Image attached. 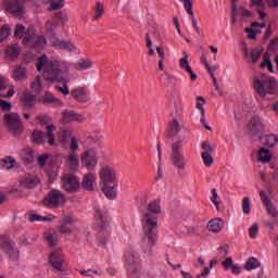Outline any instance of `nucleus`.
I'll return each mask as SVG.
<instances>
[{
    "mask_svg": "<svg viewBox=\"0 0 278 278\" xmlns=\"http://www.w3.org/2000/svg\"><path fill=\"white\" fill-rule=\"evenodd\" d=\"M162 213L160 201L154 200L148 204V212L141 214L143 237L141 249L146 255L153 253V247L157 244V214Z\"/></svg>",
    "mask_w": 278,
    "mask_h": 278,
    "instance_id": "1",
    "label": "nucleus"
},
{
    "mask_svg": "<svg viewBox=\"0 0 278 278\" xmlns=\"http://www.w3.org/2000/svg\"><path fill=\"white\" fill-rule=\"evenodd\" d=\"M36 68L38 73H42L46 81L51 84H68V79L64 77L68 73V67H62L60 61H47V54L38 58Z\"/></svg>",
    "mask_w": 278,
    "mask_h": 278,
    "instance_id": "2",
    "label": "nucleus"
},
{
    "mask_svg": "<svg viewBox=\"0 0 278 278\" xmlns=\"http://www.w3.org/2000/svg\"><path fill=\"white\" fill-rule=\"evenodd\" d=\"M94 219L96 229L98 231L97 242L100 247H105L108 242H112V233L108 229L110 223H112L110 212L105 207H98L96 208Z\"/></svg>",
    "mask_w": 278,
    "mask_h": 278,
    "instance_id": "3",
    "label": "nucleus"
},
{
    "mask_svg": "<svg viewBox=\"0 0 278 278\" xmlns=\"http://www.w3.org/2000/svg\"><path fill=\"white\" fill-rule=\"evenodd\" d=\"M101 190L106 199H116V169L105 166L100 169Z\"/></svg>",
    "mask_w": 278,
    "mask_h": 278,
    "instance_id": "4",
    "label": "nucleus"
},
{
    "mask_svg": "<svg viewBox=\"0 0 278 278\" xmlns=\"http://www.w3.org/2000/svg\"><path fill=\"white\" fill-rule=\"evenodd\" d=\"M277 79L268 78L266 74L254 77V91L258 97L264 98L266 94L277 97Z\"/></svg>",
    "mask_w": 278,
    "mask_h": 278,
    "instance_id": "5",
    "label": "nucleus"
},
{
    "mask_svg": "<svg viewBox=\"0 0 278 278\" xmlns=\"http://www.w3.org/2000/svg\"><path fill=\"white\" fill-rule=\"evenodd\" d=\"M3 124L7 127L9 134L14 136V138H18L25 131L23 127V121L21 119V115L18 113H7L3 116Z\"/></svg>",
    "mask_w": 278,
    "mask_h": 278,
    "instance_id": "6",
    "label": "nucleus"
},
{
    "mask_svg": "<svg viewBox=\"0 0 278 278\" xmlns=\"http://www.w3.org/2000/svg\"><path fill=\"white\" fill-rule=\"evenodd\" d=\"M170 160L173 166L178 170L186 168V156H184V139L177 140L172 144Z\"/></svg>",
    "mask_w": 278,
    "mask_h": 278,
    "instance_id": "7",
    "label": "nucleus"
},
{
    "mask_svg": "<svg viewBox=\"0 0 278 278\" xmlns=\"http://www.w3.org/2000/svg\"><path fill=\"white\" fill-rule=\"evenodd\" d=\"M66 201V197L62 191L58 189H52L47 197L43 198L42 203L45 207H48L49 210H58L62 203Z\"/></svg>",
    "mask_w": 278,
    "mask_h": 278,
    "instance_id": "8",
    "label": "nucleus"
},
{
    "mask_svg": "<svg viewBox=\"0 0 278 278\" xmlns=\"http://www.w3.org/2000/svg\"><path fill=\"white\" fill-rule=\"evenodd\" d=\"M265 127L260 116L254 115L247 125V134L251 140H257V138L264 134Z\"/></svg>",
    "mask_w": 278,
    "mask_h": 278,
    "instance_id": "9",
    "label": "nucleus"
},
{
    "mask_svg": "<svg viewBox=\"0 0 278 278\" xmlns=\"http://www.w3.org/2000/svg\"><path fill=\"white\" fill-rule=\"evenodd\" d=\"M125 262L129 277L138 276V273H140V260L138 254L134 251H128L125 256Z\"/></svg>",
    "mask_w": 278,
    "mask_h": 278,
    "instance_id": "10",
    "label": "nucleus"
},
{
    "mask_svg": "<svg viewBox=\"0 0 278 278\" xmlns=\"http://www.w3.org/2000/svg\"><path fill=\"white\" fill-rule=\"evenodd\" d=\"M23 45L30 49H36V47L47 45V39L43 36L36 37V29L29 27L27 28L26 37L23 39Z\"/></svg>",
    "mask_w": 278,
    "mask_h": 278,
    "instance_id": "11",
    "label": "nucleus"
},
{
    "mask_svg": "<svg viewBox=\"0 0 278 278\" xmlns=\"http://www.w3.org/2000/svg\"><path fill=\"white\" fill-rule=\"evenodd\" d=\"M81 164L87 170H94L99 164V156L94 149H88L80 155Z\"/></svg>",
    "mask_w": 278,
    "mask_h": 278,
    "instance_id": "12",
    "label": "nucleus"
},
{
    "mask_svg": "<svg viewBox=\"0 0 278 278\" xmlns=\"http://www.w3.org/2000/svg\"><path fill=\"white\" fill-rule=\"evenodd\" d=\"M3 7L7 12L16 16L17 18H23L25 16V7L21 0H4Z\"/></svg>",
    "mask_w": 278,
    "mask_h": 278,
    "instance_id": "13",
    "label": "nucleus"
},
{
    "mask_svg": "<svg viewBox=\"0 0 278 278\" xmlns=\"http://www.w3.org/2000/svg\"><path fill=\"white\" fill-rule=\"evenodd\" d=\"M63 188L70 194H73L79 190V178L73 174H65L62 178Z\"/></svg>",
    "mask_w": 278,
    "mask_h": 278,
    "instance_id": "14",
    "label": "nucleus"
},
{
    "mask_svg": "<svg viewBox=\"0 0 278 278\" xmlns=\"http://www.w3.org/2000/svg\"><path fill=\"white\" fill-rule=\"evenodd\" d=\"M243 53L244 58H247V60H251L252 64H257V62H260L262 58V53H264V47L260 46L255 48H250L249 51V47L243 46Z\"/></svg>",
    "mask_w": 278,
    "mask_h": 278,
    "instance_id": "15",
    "label": "nucleus"
},
{
    "mask_svg": "<svg viewBox=\"0 0 278 278\" xmlns=\"http://www.w3.org/2000/svg\"><path fill=\"white\" fill-rule=\"evenodd\" d=\"M62 116V123L68 124V123H73L76 121V123H84V121H86V117H84V115L78 114L75 111H68V110H64L61 113Z\"/></svg>",
    "mask_w": 278,
    "mask_h": 278,
    "instance_id": "16",
    "label": "nucleus"
},
{
    "mask_svg": "<svg viewBox=\"0 0 278 278\" xmlns=\"http://www.w3.org/2000/svg\"><path fill=\"white\" fill-rule=\"evenodd\" d=\"M71 94L78 103H88L90 101V93L84 87L72 89Z\"/></svg>",
    "mask_w": 278,
    "mask_h": 278,
    "instance_id": "17",
    "label": "nucleus"
},
{
    "mask_svg": "<svg viewBox=\"0 0 278 278\" xmlns=\"http://www.w3.org/2000/svg\"><path fill=\"white\" fill-rule=\"evenodd\" d=\"M181 131V124L177 118H174L172 122H168L167 131L165 134V138L167 140H175V136H177Z\"/></svg>",
    "mask_w": 278,
    "mask_h": 278,
    "instance_id": "18",
    "label": "nucleus"
},
{
    "mask_svg": "<svg viewBox=\"0 0 278 278\" xmlns=\"http://www.w3.org/2000/svg\"><path fill=\"white\" fill-rule=\"evenodd\" d=\"M50 264L52 268H55V270L63 271L64 269L62 268L64 264V255H62L61 252L53 251L49 257Z\"/></svg>",
    "mask_w": 278,
    "mask_h": 278,
    "instance_id": "19",
    "label": "nucleus"
},
{
    "mask_svg": "<svg viewBox=\"0 0 278 278\" xmlns=\"http://www.w3.org/2000/svg\"><path fill=\"white\" fill-rule=\"evenodd\" d=\"M184 58L179 60V66L182 71H186L190 75L191 81H197V74L192 71V67H190V62L188 61V52H182Z\"/></svg>",
    "mask_w": 278,
    "mask_h": 278,
    "instance_id": "20",
    "label": "nucleus"
},
{
    "mask_svg": "<svg viewBox=\"0 0 278 278\" xmlns=\"http://www.w3.org/2000/svg\"><path fill=\"white\" fill-rule=\"evenodd\" d=\"M24 110H31L36 106V96L34 93H29L27 91L23 92V97L21 98Z\"/></svg>",
    "mask_w": 278,
    "mask_h": 278,
    "instance_id": "21",
    "label": "nucleus"
},
{
    "mask_svg": "<svg viewBox=\"0 0 278 278\" xmlns=\"http://www.w3.org/2000/svg\"><path fill=\"white\" fill-rule=\"evenodd\" d=\"M41 103H43V105L53 104L58 108H62L64 105V102L51 94L50 91H46L45 94L41 97Z\"/></svg>",
    "mask_w": 278,
    "mask_h": 278,
    "instance_id": "22",
    "label": "nucleus"
},
{
    "mask_svg": "<svg viewBox=\"0 0 278 278\" xmlns=\"http://www.w3.org/2000/svg\"><path fill=\"white\" fill-rule=\"evenodd\" d=\"M223 227H225V223L220 217L213 218L207 224L208 231L213 233H219V231H223Z\"/></svg>",
    "mask_w": 278,
    "mask_h": 278,
    "instance_id": "23",
    "label": "nucleus"
},
{
    "mask_svg": "<svg viewBox=\"0 0 278 278\" xmlns=\"http://www.w3.org/2000/svg\"><path fill=\"white\" fill-rule=\"evenodd\" d=\"M97 181V177L94 174H87L83 177L81 187L84 190H88L92 192L94 190V182Z\"/></svg>",
    "mask_w": 278,
    "mask_h": 278,
    "instance_id": "24",
    "label": "nucleus"
},
{
    "mask_svg": "<svg viewBox=\"0 0 278 278\" xmlns=\"http://www.w3.org/2000/svg\"><path fill=\"white\" fill-rule=\"evenodd\" d=\"M257 140H260L261 144L264 147H275L278 142V136L277 135H264L262 134Z\"/></svg>",
    "mask_w": 278,
    "mask_h": 278,
    "instance_id": "25",
    "label": "nucleus"
},
{
    "mask_svg": "<svg viewBox=\"0 0 278 278\" xmlns=\"http://www.w3.org/2000/svg\"><path fill=\"white\" fill-rule=\"evenodd\" d=\"M222 266L225 270H231L232 275H240L242 273V268L239 265L233 264V258L227 257L223 261Z\"/></svg>",
    "mask_w": 278,
    "mask_h": 278,
    "instance_id": "26",
    "label": "nucleus"
},
{
    "mask_svg": "<svg viewBox=\"0 0 278 278\" xmlns=\"http://www.w3.org/2000/svg\"><path fill=\"white\" fill-rule=\"evenodd\" d=\"M73 224V217L71 215H66L63 219H61L59 222V231L62 235H66V233H73V231L71 230V228H68V225Z\"/></svg>",
    "mask_w": 278,
    "mask_h": 278,
    "instance_id": "27",
    "label": "nucleus"
},
{
    "mask_svg": "<svg viewBox=\"0 0 278 278\" xmlns=\"http://www.w3.org/2000/svg\"><path fill=\"white\" fill-rule=\"evenodd\" d=\"M12 78L14 81H25L27 79V68L17 65L12 72Z\"/></svg>",
    "mask_w": 278,
    "mask_h": 278,
    "instance_id": "28",
    "label": "nucleus"
},
{
    "mask_svg": "<svg viewBox=\"0 0 278 278\" xmlns=\"http://www.w3.org/2000/svg\"><path fill=\"white\" fill-rule=\"evenodd\" d=\"M273 160V153H270L269 149L261 148L258 150V162H262V164H266Z\"/></svg>",
    "mask_w": 278,
    "mask_h": 278,
    "instance_id": "29",
    "label": "nucleus"
},
{
    "mask_svg": "<svg viewBox=\"0 0 278 278\" xmlns=\"http://www.w3.org/2000/svg\"><path fill=\"white\" fill-rule=\"evenodd\" d=\"M5 255H8L11 262H18V249L16 248V243H13L7 251H4Z\"/></svg>",
    "mask_w": 278,
    "mask_h": 278,
    "instance_id": "30",
    "label": "nucleus"
},
{
    "mask_svg": "<svg viewBox=\"0 0 278 278\" xmlns=\"http://www.w3.org/2000/svg\"><path fill=\"white\" fill-rule=\"evenodd\" d=\"M20 53L21 51L18 50V45L14 43L12 46L7 47L5 55L9 56L10 60H16Z\"/></svg>",
    "mask_w": 278,
    "mask_h": 278,
    "instance_id": "31",
    "label": "nucleus"
},
{
    "mask_svg": "<svg viewBox=\"0 0 278 278\" xmlns=\"http://www.w3.org/2000/svg\"><path fill=\"white\" fill-rule=\"evenodd\" d=\"M53 218H55V216H42V215H38V214H30L29 217H28V220L30 223H36V222H39V223H43V222H47V223H51V220H53Z\"/></svg>",
    "mask_w": 278,
    "mask_h": 278,
    "instance_id": "32",
    "label": "nucleus"
},
{
    "mask_svg": "<svg viewBox=\"0 0 278 278\" xmlns=\"http://www.w3.org/2000/svg\"><path fill=\"white\" fill-rule=\"evenodd\" d=\"M93 63L90 61V59H80L76 64L75 68L76 71H87V68H92Z\"/></svg>",
    "mask_w": 278,
    "mask_h": 278,
    "instance_id": "33",
    "label": "nucleus"
},
{
    "mask_svg": "<svg viewBox=\"0 0 278 278\" xmlns=\"http://www.w3.org/2000/svg\"><path fill=\"white\" fill-rule=\"evenodd\" d=\"M260 266H262V263L257 261V258L250 257L243 265V268L245 270H255V268H260Z\"/></svg>",
    "mask_w": 278,
    "mask_h": 278,
    "instance_id": "34",
    "label": "nucleus"
},
{
    "mask_svg": "<svg viewBox=\"0 0 278 278\" xmlns=\"http://www.w3.org/2000/svg\"><path fill=\"white\" fill-rule=\"evenodd\" d=\"M30 138L35 144H45V132L41 130H34Z\"/></svg>",
    "mask_w": 278,
    "mask_h": 278,
    "instance_id": "35",
    "label": "nucleus"
},
{
    "mask_svg": "<svg viewBox=\"0 0 278 278\" xmlns=\"http://www.w3.org/2000/svg\"><path fill=\"white\" fill-rule=\"evenodd\" d=\"M13 244H14V241H12V239H10L9 236H7V235L0 236V249L2 251L5 252Z\"/></svg>",
    "mask_w": 278,
    "mask_h": 278,
    "instance_id": "36",
    "label": "nucleus"
},
{
    "mask_svg": "<svg viewBox=\"0 0 278 278\" xmlns=\"http://www.w3.org/2000/svg\"><path fill=\"white\" fill-rule=\"evenodd\" d=\"M22 186L25 188H36L38 186V178L34 176L26 177L22 180Z\"/></svg>",
    "mask_w": 278,
    "mask_h": 278,
    "instance_id": "37",
    "label": "nucleus"
},
{
    "mask_svg": "<svg viewBox=\"0 0 278 278\" xmlns=\"http://www.w3.org/2000/svg\"><path fill=\"white\" fill-rule=\"evenodd\" d=\"M27 38V28L23 24H16L14 29V37L15 38Z\"/></svg>",
    "mask_w": 278,
    "mask_h": 278,
    "instance_id": "38",
    "label": "nucleus"
},
{
    "mask_svg": "<svg viewBox=\"0 0 278 278\" xmlns=\"http://www.w3.org/2000/svg\"><path fill=\"white\" fill-rule=\"evenodd\" d=\"M47 129V138H48V144L50 147H53L55 144V136L53 135V131H55V126L54 125H49L46 127Z\"/></svg>",
    "mask_w": 278,
    "mask_h": 278,
    "instance_id": "39",
    "label": "nucleus"
},
{
    "mask_svg": "<svg viewBox=\"0 0 278 278\" xmlns=\"http://www.w3.org/2000/svg\"><path fill=\"white\" fill-rule=\"evenodd\" d=\"M101 135L99 132H91L85 138L86 144H99Z\"/></svg>",
    "mask_w": 278,
    "mask_h": 278,
    "instance_id": "40",
    "label": "nucleus"
},
{
    "mask_svg": "<svg viewBox=\"0 0 278 278\" xmlns=\"http://www.w3.org/2000/svg\"><path fill=\"white\" fill-rule=\"evenodd\" d=\"M231 22L232 25H236V23L238 22V0H231Z\"/></svg>",
    "mask_w": 278,
    "mask_h": 278,
    "instance_id": "41",
    "label": "nucleus"
},
{
    "mask_svg": "<svg viewBox=\"0 0 278 278\" xmlns=\"http://www.w3.org/2000/svg\"><path fill=\"white\" fill-rule=\"evenodd\" d=\"M22 160L26 162V164H34V150H31V148H27L24 154L22 155Z\"/></svg>",
    "mask_w": 278,
    "mask_h": 278,
    "instance_id": "42",
    "label": "nucleus"
},
{
    "mask_svg": "<svg viewBox=\"0 0 278 278\" xmlns=\"http://www.w3.org/2000/svg\"><path fill=\"white\" fill-rule=\"evenodd\" d=\"M15 164H16V160H14L12 156H7L1 161L2 168H5L7 170L14 168Z\"/></svg>",
    "mask_w": 278,
    "mask_h": 278,
    "instance_id": "43",
    "label": "nucleus"
},
{
    "mask_svg": "<svg viewBox=\"0 0 278 278\" xmlns=\"http://www.w3.org/2000/svg\"><path fill=\"white\" fill-rule=\"evenodd\" d=\"M12 29L10 28V25L5 24L0 28V45L1 42H3L4 40H7V38L10 36Z\"/></svg>",
    "mask_w": 278,
    "mask_h": 278,
    "instance_id": "44",
    "label": "nucleus"
},
{
    "mask_svg": "<svg viewBox=\"0 0 278 278\" xmlns=\"http://www.w3.org/2000/svg\"><path fill=\"white\" fill-rule=\"evenodd\" d=\"M46 174H47L49 184H53L55 179H58V170L55 169V167H48L46 169Z\"/></svg>",
    "mask_w": 278,
    "mask_h": 278,
    "instance_id": "45",
    "label": "nucleus"
},
{
    "mask_svg": "<svg viewBox=\"0 0 278 278\" xmlns=\"http://www.w3.org/2000/svg\"><path fill=\"white\" fill-rule=\"evenodd\" d=\"M68 162H70L71 170H77L79 166V159L77 157V154L70 153Z\"/></svg>",
    "mask_w": 278,
    "mask_h": 278,
    "instance_id": "46",
    "label": "nucleus"
},
{
    "mask_svg": "<svg viewBox=\"0 0 278 278\" xmlns=\"http://www.w3.org/2000/svg\"><path fill=\"white\" fill-rule=\"evenodd\" d=\"M96 15L93 16V21H99L105 14V9L103 8V3L97 2L94 9Z\"/></svg>",
    "mask_w": 278,
    "mask_h": 278,
    "instance_id": "47",
    "label": "nucleus"
},
{
    "mask_svg": "<svg viewBox=\"0 0 278 278\" xmlns=\"http://www.w3.org/2000/svg\"><path fill=\"white\" fill-rule=\"evenodd\" d=\"M30 88H33L35 92H42V79L40 76H36L35 80L30 84Z\"/></svg>",
    "mask_w": 278,
    "mask_h": 278,
    "instance_id": "48",
    "label": "nucleus"
},
{
    "mask_svg": "<svg viewBox=\"0 0 278 278\" xmlns=\"http://www.w3.org/2000/svg\"><path fill=\"white\" fill-rule=\"evenodd\" d=\"M43 238L48 242L49 247L58 245V236L52 235V233H45Z\"/></svg>",
    "mask_w": 278,
    "mask_h": 278,
    "instance_id": "49",
    "label": "nucleus"
},
{
    "mask_svg": "<svg viewBox=\"0 0 278 278\" xmlns=\"http://www.w3.org/2000/svg\"><path fill=\"white\" fill-rule=\"evenodd\" d=\"M242 210L243 214H251V199L249 197L243 198Z\"/></svg>",
    "mask_w": 278,
    "mask_h": 278,
    "instance_id": "50",
    "label": "nucleus"
},
{
    "mask_svg": "<svg viewBox=\"0 0 278 278\" xmlns=\"http://www.w3.org/2000/svg\"><path fill=\"white\" fill-rule=\"evenodd\" d=\"M52 47H55V49H61L62 51H65L66 49V41L60 40L58 38L52 39Z\"/></svg>",
    "mask_w": 278,
    "mask_h": 278,
    "instance_id": "51",
    "label": "nucleus"
},
{
    "mask_svg": "<svg viewBox=\"0 0 278 278\" xmlns=\"http://www.w3.org/2000/svg\"><path fill=\"white\" fill-rule=\"evenodd\" d=\"M258 194H260V198H261V201H262L263 205L266 206V205H270V203H273L270 201V197H268V193H266V191L260 190Z\"/></svg>",
    "mask_w": 278,
    "mask_h": 278,
    "instance_id": "52",
    "label": "nucleus"
},
{
    "mask_svg": "<svg viewBox=\"0 0 278 278\" xmlns=\"http://www.w3.org/2000/svg\"><path fill=\"white\" fill-rule=\"evenodd\" d=\"M238 14H240L243 18H253V13H251V11H249V9L244 8V7H240L239 9H237Z\"/></svg>",
    "mask_w": 278,
    "mask_h": 278,
    "instance_id": "53",
    "label": "nucleus"
},
{
    "mask_svg": "<svg viewBox=\"0 0 278 278\" xmlns=\"http://www.w3.org/2000/svg\"><path fill=\"white\" fill-rule=\"evenodd\" d=\"M202 153H205V155L207 154H212L214 152V148H212V143H210V141H203L202 144Z\"/></svg>",
    "mask_w": 278,
    "mask_h": 278,
    "instance_id": "54",
    "label": "nucleus"
},
{
    "mask_svg": "<svg viewBox=\"0 0 278 278\" xmlns=\"http://www.w3.org/2000/svg\"><path fill=\"white\" fill-rule=\"evenodd\" d=\"M258 231H260V225H257V223H254V224L250 227V229H249V236H250V238H252V239L257 238Z\"/></svg>",
    "mask_w": 278,
    "mask_h": 278,
    "instance_id": "55",
    "label": "nucleus"
},
{
    "mask_svg": "<svg viewBox=\"0 0 278 278\" xmlns=\"http://www.w3.org/2000/svg\"><path fill=\"white\" fill-rule=\"evenodd\" d=\"M63 87H60L59 85L54 86L55 90H58V92H61V94H63L64 97H67V94H71V90H68V83H63Z\"/></svg>",
    "mask_w": 278,
    "mask_h": 278,
    "instance_id": "56",
    "label": "nucleus"
},
{
    "mask_svg": "<svg viewBox=\"0 0 278 278\" xmlns=\"http://www.w3.org/2000/svg\"><path fill=\"white\" fill-rule=\"evenodd\" d=\"M211 192L213 194L211 197V201H212V203H214L217 212H219L220 211V204H218V192L216 191V189H212Z\"/></svg>",
    "mask_w": 278,
    "mask_h": 278,
    "instance_id": "57",
    "label": "nucleus"
},
{
    "mask_svg": "<svg viewBox=\"0 0 278 278\" xmlns=\"http://www.w3.org/2000/svg\"><path fill=\"white\" fill-rule=\"evenodd\" d=\"M267 213L273 216V218H278V211L277 207H275V205H273V202L267 204L266 206Z\"/></svg>",
    "mask_w": 278,
    "mask_h": 278,
    "instance_id": "58",
    "label": "nucleus"
},
{
    "mask_svg": "<svg viewBox=\"0 0 278 278\" xmlns=\"http://www.w3.org/2000/svg\"><path fill=\"white\" fill-rule=\"evenodd\" d=\"M63 7H64V1L52 2L50 4V8L48 9V12H55L58 10H62Z\"/></svg>",
    "mask_w": 278,
    "mask_h": 278,
    "instance_id": "59",
    "label": "nucleus"
},
{
    "mask_svg": "<svg viewBox=\"0 0 278 278\" xmlns=\"http://www.w3.org/2000/svg\"><path fill=\"white\" fill-rule=\"evenodd\" d=\"M184 5L187 14H189V16H194V11H192V0H184Z\"/></svg>",
    "mask_w": 278,
    "mask_h": 278,
    "instance_id": "60",
    "label": "nucleus"
},
{
    "mask_svg": "<svg viewBox=\"0 0 278 278\" xmlns=\"http://www.w3.org/2000/svg\"><path fill=\"white\" fill-rule=\"evenodd\" d=\"M202 160L205 166H212L214 164V157L212 154L202 153Z\"/></svg>",
    "mask_w": 278,
    "mask_h": 278,
    "instance_id": "61",
    "label": "nucleus"
},
{
    "mask_svg": "<svg viewBox=\"0 0 278 278\" xmlns=\"http://www.w3.org/2000/svg\"><path fill=\"white\" fill-rule=\"evenodd\" d=\"M56 18L64 25V23H68V13H66V11H61L56 13Z\"/></svg>",
    "mask_w": 278,
    "mask_h": 278,
    "instance_id": "62",
    "label": "nucleus"
},
{
    "mask_svg": "<svg viewBox=\"0 0 278 278\" xmlns=\"http://www.w3.org/2000/svg\"><path fill=\"white\" fill-rule=\"evenodd\" d=\"M0 108L3 112H10L12 110V103L0 98Z\"/></svg>",
    "mask_w": 278,
    "mask_h": 278,
    "instance_id": "63",
    "label": "nucleus"
},
{
    "mask_svg": "<svg viewBox=\"0 0 278 278\" xmlns=\"http://www.w3.org/2000/svg\"><path fill=\"white\" fill-rule=\"evenodd\" d=\"M70 149L73 153H75V151L79 150V141H77V139L75 137H71V146Z\"/></svg>",
    "mask_w": 278,
    "mask_h": 278,
    "instance_id": "64",
    "label": "nucleus"
}]
</instances>
